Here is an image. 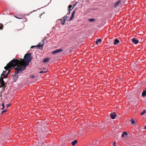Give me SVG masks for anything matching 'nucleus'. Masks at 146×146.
Instances as JSON below:
<instances>
[{"instance_id": "1", "label": "nucleus", "mask_w": 146, "mask_h": 146, "mask_svg": "<svg viewBox=\"0 0 146 146\" xmlns=\"http://www.w3.org/2000/svg\"><path fill=\"white\" fill-rule=\"evenodd\" d=\"M24 59H21V60L19 61L17 59H14L13 60L10 61V63L12 64V66H13L15 68L17 69V72L15 73V76L14 78L17 79L18 76L16 75L22 70L25 69L26 66H28L29 62L31 60L32 58L31 56V54L29 53L26 54L24 57Z\"/></svg>"}, {"instance_id": "2", "label": "nucleus", "mask_w": 146, "mask_h": 146, "mask_svg": "<svg viewBox=\"0 0 146 146\" xmlns=\"http://www.w3.org/2000/svg\"><path fill=\"white\" fill-rule=\"evenodd\" d=\"M43 124L42 122H40L38 123L36 127V130L38 132L40 136L42 137L44 136H47V135L49 134L48 130L47 127H44L43 126V128H42V126Z\"/></svg>"}, {"instance_id": "3", "label": "nucleus", "mask_w": 146, "mask_h": 146, "mask_svg": "<svg viewBox=\"0 0 146 146\" xmlns=\"http://www.w3.org/2000/svg\"><path fill=\"white\" fill-rule=\"evenodd\" d=\"M10 62L8 64H7L6 66L4 67L5 70L3 71V72L1 75V76H4L3 78L6 77V76L8 75V74L9 73L10 71V69H9L12 68H13L17 70V69H15L14 66H12V64L10 63Z\"/></svg>"}, {"instance_id": "4", "label": "nucleus", "mask_w": 146, "mask_h": 146, "mask_svg": "<svg viewBox=\"0 0 146 146\" xmlns=\"http://www.w3.org/2000/svg\"><path fill=\"white\" fill-rule=\"evenodd\" d=\"M94 126H96L95 124H94L92 126H91L90 125H88L87 123L84 124L82 125V129H81L80 131H82L83 129H85L87 127H88L89 128H90L91 129H93V127Z\"/></svg>"}, {"instance_id": "5", "label": "nucleus", "mask_w": 146, "mask_h": 146, "mask_svg": "<svg viewBox=\"0 0 146 146\" xmlns=\"http://www.w3.org/2000/svg\"><path fill=\"white\" fill-rule=\"evenodd\" d=\"M3 80V77L1 76L0 79V88L3 87V88H4L5 86V84Z\"/></svg>"}, {"instance_id": "6", "label": "nucleus", "mask_w": 146, "mask_h": 146, "mask_svg": "<svg viewBox=\"0 0 146 146\" xmlns=\"http://www.w3.org/2000/svg\"><path fill=\"white\" fill-rule=\"evenodd\" d=\"M63 51V49H62V48H59L56 50H54L53 51L52 53V54H55L56 53L60 52L61 51Z\"/></svg>"}, {"instance_id": "7", "label": "nucleus", "mask_w": 146, "mask_h": 146, "mask_svg": "<svg viewBox=\"0 0 146 146\" xmlns=\"http://www.w3.org/2000/svg\"><path fill=\"white\" fill-rule=\"evenodd\" d=\"M67 15H66L64 16V17H63V20H64V21L63 22L62 20H61V21H62V22L61 23V24L62 25H63L65 23V21L68 18V16H67Z\"/></svg>"}, {"instance_id": "8", "label": "nucleus", "mask_w": 146, "mask_h": 146, "mask_svg": "<svg viewBox=\"0 0 146 146\" xmlns=\"http://www.w3.org/2000/svg\"><path fill=\"white\" fill-rule=\"evenodd\" d=\"M116 116V114L115 112L110 114V116L112 119H114Z\"/></svg>"}, {"instance_id": "9", "label": "nucleus", "mask_w": 146, "mask_h": 146, "mask_svg": "<svg viewBox=\"0 0 146 146\" xmlns=\"http://www.w3.org/2000/svg\"><path fill=\"white\" fill-rule=\"evenodd\" d=\"M121 3V1L120 0H119V1L115 3L114 5V7L115 8H116L119 5V4Z\"/></svg>"}, {"instance_id": "10", "label": "nucleus", "mask_w": 146, "mask_h": 146, "mask_svg": "<svg viewBox=\"0 0 146 146\" xmlns=\"http://www.w3.org/2000/svg\"><path fill=\"white\" fill-rule=\"evenodd\" d=\"M132 41L134 42L135 44H137L139 42V40H136L135 38L132 39Z\"/></svg>"}, {"instance_id": "11", "label": "nucleus", "mask_w": 146, "mask_h": 146, "mask_svg": "<svg viewBox=\"0 0 146 146\" xmlns=\"http://www.w3.org/2000/svg\"><path fill=\"white\" fill-rule=\"evenodd\" d=\"M44 45V43L43 42V43L41 44V43H39L38 45H37L36 46H32L31 47H40Z\"/></svg>"}, {"instance_id": "12", "label": "nucleus", "mask_w": 146, "mask_h": 146, "mask_svg": "<svg viewBox=\"0 0 146 146\" xmlns=\"http://www.w3.org/2000/svg\"><path fill=\"white\" fill-rule=\"evenodd\" d=\"M75 11H74L72 12V14L71 17L70 18V20H72L74 18V15L75 14Z\"/></svg>"}, {"instance_id": "13", "label": "nucleus", "mask_w": 146, "mask_h": 146, "mask_svg": "<svg viewBox=\"0 0 146 146\" xmlns=\"http://www.w3.org/2000/svg\"><path fill=\"white\" fill-rule=\"evenodd\" d=\"M77 143V141L76 140H75L74 141L72 142L71 144L72 145H74L75 144Z\"/></svg>"}, {"instance_id": "14", "label": "nucleus", "mask_w": 146, "mask_h": 146, "mask_svg": "<svg viewBox=\"0 0 146 146\" xmlns=\"http://www.w3.org/2000/svg\"><path fill=\"white\" fill-rule=\"evenodd\" d=\"M119 42V40L118 39H115V42H114V44H116L117 43H118Z\"/></svg>"}, {"instance_id": "15", "label": "nucleus", "mask_w": 146, "mask_h": 146, "mask_svg": "<svg viewBox=\"0 0 146 146\" xmlns=\"http://www.w3.org/2000/svg\"><path fill=\"white\" fill-rule=\"evenodd\" d=\"M127 135L128 134L127 132H124L122 134L121 137H124V135Z\"/></svg>"}, {"instance_id": "16", "label": "nucleus", "mask_w": 146, "mask_h": 146, "mask_svg": "<svg viewBox=\"0 0 146 146\" xmlns=\"http://www.w3.org/2000/svg\"><path fill=\"white\" fill-rule=\"evenodd\" d=\"M49 59L48 58H45L43 60V62H47L49 61Z\"/></svg>"}, {"instance_id": "17", "label": "nucleus", "mask_w": 146, "mask_h": 146, "mask_svg": "<svg viewBox=\"0 0 146 146\" xmlns=\"http://www.w3.org/2000/svg\"><path fill=\"white\" fill-rule=\"evenodd\" d=\"M142 96L143 97H145L146 95V91H143L142 92Z\"/></svg>"}, {"instance_id": "18", "label": "nucleus", "mask_w": 146, "mask_h": 146, "mask_svg": "<svg viewBox=\"0 0 146 146\" xmlns=\"http://www.w3.org/2000/svg\"><path fill=\"white\" fill-rule=\"evenodd\" d=\"M88 20L90 22H91L94 21L95 20V19L93 18L89 19Z\"/></svg>"}, {"instance_id": "19", "label": "nucleus", "mask_w": 146, "mask_h": 146, "mask_svg": "<svg viewBox=\"0 0 146 146\" xmlns=\"http://www.w3.org/2000/svg\"><path fill=\"white\" fill-rule=\"evenodd\" d=\"M101 41V39H99L98 40H97L96 42V44H98V42H100Z\"/></svg>"}, {"instance_id": "20", "label": "nucleus", "mask_w": 146, "mask_h": 146, "mask_svg": "<svg viewBox=\"0 0 146 146\" xmlns=\"http://www.w3.org/2000/svg\"><path fill=\"white\" fill-rule=\"evenodd\" d=\"M131 123L132 124H134L135 123V121L133 119H131Z\"/></svg>"}, {"instance_id": "21", "label": "nucleus", "mask_w": 146, "mask_h": 146, "mask_svg": "<svg viewBox=\"0 0 146 146\" xmlns=\"http://www.w3.org/2000/svg\"><path fill=\"white\" fill-rule=\"evenodd\" d=\"M146 113V110H144L142 112H141V115H143L145 113Z\"/></svg>"}, {"instance_id": "22", "label": "nucleus", "mask_w": 146, "mask_h": 146, "mask_svg": "<svg viewBox=\"0 0 146 146\" xmlns=\"http://www.w3.org/2000/svg\"><path fill=\"white\" fill-rule=\"evenodd\" d=\"M72 5H69V6L68 7V10H70V9H71V8H72Z\"/></svg>"}, {"instance_id": "23", "label": "nucleus", "mask_w": 146, "mask_h": 146, "mask_svg": "<svg viewBox=\"0 0 146 146\" xmlns=\"http://www.w3.org/2000/svg\"><path fill=\"white\" fill-rule=\"evenodd\" d=\"M46 72H47V71H40L39 72V73H46Z\"/></svg>"}, {"instance_id": "24", "label": "nucleus", "mask_w": 146, "mask_h": 146, "mask_svg": "<svg viewBox=\"0 0 146 146\" xmlns=\"http://www.w3.org/2000/svg\"><path fill=\"white\" fill-rule=\"evenodd\" d=\"M102 125H99L98 126H97V127H100L102 129H103V127L102 126Z\"/></svg>"}, {"instance_id": "25", "label": "nucleus", "mask_w": 146, "mask_h": 146, "mask_svg": "<svg viewBox=\"0 0 146 146\" xmlns=\"http://www.w3.org/2000/svg\"><path fill=\"white\" fill-rule=\"evenodd\" d=\"M10 106V104H7L6 105V106L7 108H8L9 106Z\"/></svg>"}, {"instance_id": "26", "label": "nucleus", "mask_w": 146, "mask_h": 146, "mask_svg": "<svg viewBox=\"0 0 146 146\" xmlns=\"http://www.w3.org/2000/svg\"><path fill=\"white\" fill-rule=\"evenodd\" d=\"M2 106H3V108L2 109H3L5 107V106H4V104L3 103L2 105Z\"/></svg>"}, {"instance_id": "27", "label": "nucleus", "mask_w": 146, "mask_h": 146, "mask_svg": "<svg viewBox=\"0 0 146 146\" xmlns=\"http://www.w3.org/2000/svg\"><path fill=\"white\" fill-rule=\"evenodd\" d=\"M73 8H72L71 9H70V10H69V12H68V15H69V14H70V11H71L72 9Z\"/></svg>"}, {"instance_id": "28", "label": "nucleus", "mask_w": 146, "mask_h": 146, "mask_svg": "<svg viewBox=\"0 0 146 146\" xmlns=\"http://www.w3.org/2000/svg\"><path fill=\"white\" fill-rule=\"evenodd\" d=\"M6 111H7V110H6L2 111V112H1V114L3 113Z\"/></svg>"}, {"instance_id": "29", "label": "nucleus", "mask_w": 146, "mask_h": 146, "mask_svg": "<svg viewBox=\"0 0 146 146\" xmlns=\"http://www.w3.org/2000/svg\"><path fill=\"white\" fill-rule=\"evenodd\" d=\"M34 76L33 75H31V76H30V78H34Z\"/></svg>"}, {"instance_id": "30", "label": "nucleus", "mask_w": 146, "mask_h": 146, "mask_svg": "<svg viewBox=\"0 0 146 146\" xmlns=\"http://www.w3.org/2000/svg\"><path fill=\"white\" fill-rule=\"evenodd\" d=\"M15 18H16L18 19H22V18H19V17H16V16H15Z\"/></svg>"}, {"instance_id": "31", "label": "nucleus", "mask_w": 146, "mask_h": 146, "mask_svg": "<svg viewBox=\"0 0 146 146\" xmlns=\"http://www.w3.org/2000/svg\"><path fill=\"white\" fill-rule=\"evenodd\" d=\"M116 142H115H115L113 143V145L114 146H116L115 145V144H116Z\"/></svg>"}, {"instance_id": "32", "label": "nucleus", "mask_w": 146, "mask_h": 146, "mask_svg": "<svg viewBox=\"0 0 146 146\" xmlns=\"http://www.w3.org/2000/svg\"><path fill=\"white\" fill-rule=\"evenodd\" d=\"M45 144V143H44V142H43L42 143V144L41 145V146H44V145Z\"/></svg>"}, {"instance_id": "33", "label": "nucleus", "mask_w": 146, "mask_h": 146, "mask_svg": "<svg viewBox=\"0 0 146 146\" xmlns=\"http://www.w3.org/2000/svg\"><path fill=\"white\" fill-rule=\"evenodd\" d=\"M120 138L122 139V138H121V137H119V138H117V139H118L119 140H121V139H120Z\"/></svg>"}, {"instance_id": "34", "label": "nucleus", "mask_w": 146, "mask_h": 146, "mask_svg": "<svg viewBox=\"0 0 146 146\" xmlns=\"http://www.w3.org/2000/svg\"><path fill=\"white\" fill-rule=\"evenodd\" d=\"M87 146H93L92 145L90 144L88 145Z\"/></svg>"}, {"instance_id": "35", "label": "nucleus", "mask_w": 146, "mask_h": 146, "mask_svg": "<svg viewBox=\"0 0 146 146\" xmlns=\"http://www.w3.org/2000/svg\"><path fill=\"white\" fill-rule=\"evenodd\" d=\"M2 29V26L1 27H0V29Z\"/></svg>"}, {"instance_id": "36", "label": "nucleus", "mask_w": 146, "mask_h": 146, "mask_svg": "<svg viewBox=\"0 0 146 146\" xmlns=\"http://www.w3.org/2000/svg\"><path fill=\"white\" fill-rule=\"evenodd\" d=\"M45 144L44 145V146H45V145H46L47 144L46 143H44Z\"/></svg>"}, {"instance_id": "37", "label": "nucleus", "mask_w": 146, "mask_h": 146, "mask_svg": "<svg viewBox=\"0 0 146 146\" xmlns=\"http://www.w3.org/2000/svg\"><path fill=\"white\" fill-rule=\"evenodd\" d=\"M144 129H146V126H145L144 127Z\"/></svg>"}, {"instance_id": "38", "label": "nucleus", "mask_w": 146, "mask_h": 146, "mask_svg": "<svg viewBox=\"0 0 146 146\" xmlns=\"http://www.w3.org/2000/svg\"><path fill=\"white\" fill-rule=\"evenodd\" d=\"M10 133V132L8 131V133L9 134Z\"/></svg>"}]
</instances>
